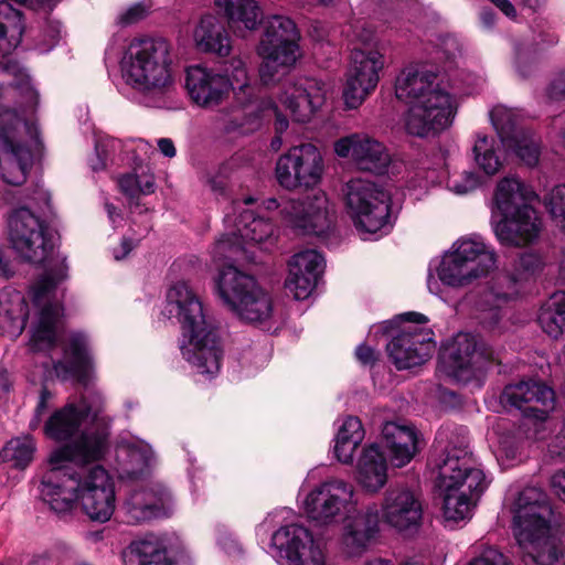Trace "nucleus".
Listing matches in <instances>:
<instances>
[{
	"label": "nucleus",
	"instance_id": "obj_56",
	"mask_svg": "<svg viewBox=\"0 0 565 565\" xmlns=\"http://www.w3.org/2000/svg\"><path fill=\"white\" fill-rule=\"evenodd\" d=\"M468 565H513L512 562L502 552L497 548L488 547L478 556L472 558Z\"/></svg>",
	"mask_w": 565,
	"mask_h": 565
},
{
	"label": "nucleus",
	"instance_id": "obj_28",
	"mask_svg": "<svg viewBox=\"0 0 565 565\" xmlns=\"http://www.w3.org/2000/svg\"><path fill=\"white\" fill-rule=\"evenodd\" d=\"M341 545L343 551L355 556L365 552L380 533V513L375 505L355 513H344Z\"/></svg>",
	"mask_w": 565,
	"mask_h": 565
},
{
	"label": "nucleus",
	"instance_id": "obj_4",
	"mask_svg": "<svg viewBox=\"0 0 565 565\" xmlns=\"http://www.w3.org/2000/svg\"><path fill=\"white\" fill-rule=\"evenodd\" d=\"M395 95L397 99L409 104L405 128L413 136L425 137L440 132L454 120L456 99L433 71L404 68L396 77Z\"/></svg>",
	"mask_w": 565,
	"mask_h": 565
},
{
	"label": "nucleus",
	"instance_id": "obj_61",
	"mask_svg": "<svg viewBox=\"0 0 565 565\" xmlns=\"http://www.w3.org/2000/svg\"><path fill=\"white\" fill-rule=\"evenodd\" d=\"M537 28L539 29L534 31L535 33H537V36L533 39V45H554L558 42L557 34L550 28H545L544 25H537Z\"/></svg>",
	"mask_w": 565,
	"mask_h": 565
},
{
	"label": "nucleus",
	"instance_id": "obj_14",
	"mask_svg": "<svg viewBox=\"0 0 565 565\" xmlns=\"http://www.w3.org/2000/svg\"><path fill=\"white\" fill-rule=\"evenodd\" d=\"M541 267L540 258L532 253L521 255L511 275L499 277L481 300L482 322L490 328L501 319V308L521 291L523 282L530 280Z\"/></svg>",
	"mask_w": 565,
	"mask_h": 565
},
{
	"label": "nucleus",
	"instance_id": "obj_9",
	"mask_svg": "<svg viewBox=\"0 0 565 565\" xmlns=\"http://www.w3.org/2000/svg\"><path fill=\"white\" fill-rule=\"evenodd\" d=\"M104 399L102 395H94V403L82 399L81 405L68 403L53 412L44 424V434L55 441H68L64 446L81 440L86 435H106L108 447V431L105 418L99 417L103 412Z\"/></svg>",
	"mask_w": 565,
	"mask_h": 565
},
{
	"label": "nucleus",
	"instance_id": "obj_54",
	"mask_svg": "<svg viewBox=\"0 0 565 565\" xmlns=\"http://www.w3.org/2000/svg\"><path fill=\"white\" fill-rule=\"evenodd\" d=\"M544 204L556 225L565 231V184L554 186L544 198Z\"/></svg>",
	"mask_w": 565,
	"mask_h": 565
},
{
	"label": "nucleus",
	"instance_id": "obj_51",
	"mask_svg": "<svg viewBox=\"0 0 565 565\" xmlns=\"http://www.w3.org/2000/svg\"><path fill=\"white\" fill-rule=\"evenodd\" d=\"M490 120L502 145L512 140L514 135L524 130L521 126L522 116L516 109L505 106H495L490 111Z\"/></svg>",
	"mask_w": 565,
	"mask_h": 565
},
{
	"label": "nucleus",
	"instance_id": "obj_15",
	"mask_svg": "<svg viewBox=\"0 0 565 565\" xmlns=\"http://www.w3.org/2000/svg\"><path fill=\"white\" fill-rule=\"evenodd\" d=\"M9 238L15 253L29 263L41 264L53 249L46 224L26 207L10 216Z\"/></svg>",
	"mask_w": 565,
	"mask_h": 565
},
{
	"label": "nucleus",
	"instance_id": "obj_45",
	"mask_svg": "<svg viewBox=\"0 0 565 565\" xmlns=\"http://www.w3.org/2000/svg\"><path fill=\"white\" fill-rule=\"evenodd\" d=\"M23 22L20 11L8 1H0V54H10L21 42Z\"/></svg>",
	"mask_w": 565,
	"mask_h": 565
},
{
	"label": "nucleus",
	"instance_id": "obj_2",
	"mask_svg": "<svg viewBox=\"0 0 565 565\" xmlns=\"http://www.w3.org/2000/svg\"><path fill=\"white\" fill-rule=\"evenodd\" d=\"M24 102L32 106L38 102L26 76L15 84H0V179L14 186L25 183L41 146L36 125L18 113Z\"/></svg>",
	"mask_w": 565,
	"mask_h": 565
},
{
	"label": "nucleus",
	"instance_id": "obj_52",
	"mask_svg": "<svg viewBox=\"0 0 565 565\" xmlns=\"http://www.w3.org/2000/svg\"><path fill=\"white\" fill-rule=\"evenodd\" d=\"M473 159L476 163L488 175L495 174L500 167L501 160L494 148V139L482 132H477L472 146Z\"/></svg>",
	"mask_w": 565,
	"mask_h": 565
},
{
	"label": "nucleus",
	"instance_id": "obj_35",
	"mask_svg": "<svg viewBox=\"0 0 565 565\" xmlns=\"http://www.w3.org/2000/svg\"><path fill=\"white\" fill-rule=\"evenodd\" d=\"M227 73L225 76L232 84L231 90L234 92L237 106L224 119V125L237 115H244V118L250 117L258 108V100L255 99L254 88L249 85L244 62L241 58H232L228 63Z\"/></svg>",
	"mask_w": 565,
	"mask_h": 565
},
{
	"label": "nucleus",
	"instance_id": "obj_1",
	"mask_svg": "<svg viewBox=\"0 0 565 565\" xmlns=\"http://www.w3.org/2000/svg\"><path fill=\"white\" fill-rule=\"evenodd\" d=\"M106 452V435H86L81 440L55 448L46 460L47 469L40 483V497L55 512L81 504L96 522L108 521L116 508L111 477L102 466L88 467Z\"/></svg>",
	"mask_w": 565,
	"mask_h": 565
},
{
	"label": "nucleus",
	"instance_id": "obj_8",
	"mask_svg": "<svg viewBox=\"0 0 565 565\" xmlns=\"http://www.w3.org/2000/svg\"><path fill=\"white\" fill-rule=\"evenodd\" d=\"M299 40L300 33L288 17L273 15L266 20L257 45V54L263 60L259 76L264 84H271L279 73L296 65L302 55Z\"/></svg>",
	"mask_w": 565,
	"mask_h": 565
},
{
	"label": "nucleus",
	"instance_id": "obj_24",
	"mask_svg": "<svg viewBox=\"0 0 565 565\" xmlns=\"http://www.w3.org/2000/svg\"><path fill=\"white\" fill-rule=\"evenodd\" d=\"M326 84L313 77H300L284 84L279 100L295 121L307 122L324 104Z\"/></svg>",
	"mask_w": 565,
	"mask_h": 565
},
{
	"label": "nucleus",
	"instance_id": "obj_55",
	"mask_svg": "<svg viewBox=\"0 0 565 565\" xmlns=\"http://www.w3.org/2000/svg\"><path fill=\"white\" fill-rule=\"evenodd\" d=\"M479 184V179L475 172L463 171L454 174L448 179L447 185L450 191L457 194H466L475 190Z\"/></svg>",
	"mask_w": 565,
	"mask_h": 565
},
{
	"label": "nucleus",
	"instance_id": "obj_53",
	"mask_svg": "<svg viewBox=\"0 0 565 565\" xmlns=\"http://www.w3.org/2000/svg\"><path fill=\"white\" fill-rule=\"evenodd\" d=\"M244 244L236 228L228 224V233L222 235V237L216 241L212 253L214 258L218 260H238L243 258L246 253Z\"/></svg>",
	"mask_w": 565,
	"mask_h": 565
},
{
	"label": "nucleus",
	"instance_id": "obj_21",
	"mask_svg": "<svg viewBox=\"0 0 565 565\" xmlns=\"http://www.w3.org/2000/svg\"><path fill=\"white\" fill-rule=\"evenodd\" d=\"M282 214L305 234L323 235L332 225V210L324 192L315 191L299 200H286Z\"/></svg>",
	"mask_w": 565,
	"mask_h": 565
},
{
	"label": "nucleus",
	"instance_id": "obj_63",
	"mask_svg": "<svg viewBox=\"0 0 565 565\" xmlns=\"http://www.w3.org/2000/svg\"><path fill=\"white\" fill-rule=\"evenodd\" d=\"M50 398H51V393L47 390L43 388L41 391L40 401L35 407L34 417L30 422V428L32 430H35L40 426L41 415L46 409V404Z\"/></svg>",
	"mask_w": 565,
	"mask_h": 565
},
{
	"label": "nucleus",
	"instance_id": "obj_40",
	"mask_svg": "<svg viewBox=\"0 0 565 565\" xmlns=\"http://www.w3.org/2000/svg\"><path fill=\"white\" fill-rule=\"evenodd\" d=\"M28 305L24 296L17 290L0 292V330L10 338L19 337L25 328Z\"/></svg>",
	"mask_w": 565,
	"mask_h": 565
},
{
	"label": "nucleus",
	"instance_id": "obj_39",
	"mask_svg": "<svg viewBox=\"0 0 565 565\" xmlns=\"http://www.w3.org/2000/svg\"><path fill=\"white\" fill-rule=\"evenodd\" d=\"M242 321L269 330L274 317L271 297L259 286L245 296L232 310Z\"/></svg>",
	"mask_w": 565,
	"mask_h": 565
},
{
	"label": "nucleus",
	"instance_id": "obj_12",
	"mask_svg": "<svg viewBox=\"0 0 565 565\" xmlns=\"http://www.w3.org/2000/svg\"><path fill=\"white\" fill-rule=\"evenodd\" d=\"M354 487L342 479H329L311 489L303 499L307 518L318 525H331L352 512L355 505Z\"/></svg>",
	"mask_w": 565,
	"mask_h": 565
},
{
	"label": "nucleus",
	"instance_id": "obj_37",
	"mask_svg": "<svg viewBox=\"0 0 565 565\" xmlns=\"http://www.w3.org/2000/svg\"><path fill=\"white\" fill-rule=\"evenodd\" d=\"M65 362H57L54 365L56 373L70 374L87 385L92 380L93 363L88 353L87 339L82 333H74L70 339L68 348L65 351Z\"/></svg>",
	"mask_w": 565,
	"mask_h": 565
},
{
	"label": "nucleus",
	"instance_id": "obj_33",
	"mask_svg": "<svg viewBox=\"0 0 565 565\" xmlns=\"http://www.w3.org/2000/svg\"><path fill=\"white\" fill-rule=\"evenodd\" d=\"M193 41L196 49L204 53H213L218 56H228L232 43L224 24L213 14L201 18L193 31Z\"/></svg>",
	"mask_w": 565,
	"mask_h": 565
},
{
	"label": "nucleus",
	"instance_id": "obj_48",
	"mask_svg": "<svg viewBox=\"0 0 565 565\" xmlns=\"http://www.w3.org/2000/svg\"><path fill=\"white\" fill-rule=\"evenodd\" d=\"M539 323L543 331L553 338H557L565 331V291L554 294L543 305Z\"/></svg>",
	"mask_w": 565,
	"mask_h": 565
},
{
	"label": "nucleus",
	"instance_id": "obj_64",
	"mask_svg": "<svg viewBox=\"0 0 565 565\" xmlns=\"http://www.w3.org/2000/svg\"><path fill=\"white\" fill-rule=\"evenodd\" d=\"M355 355L358 360L364 365H372L376 361L375 351L365 344H361L356 348Z\"/></svg>",
	"mask_w": 565,
	"mask_h": 565
},
{
	"label": "nucleus",
	"instance_id": "obj_7",
	"mask_svg": "<svg viewBox=\"0 0 565 565\" xmlns=\"http://www.w3.org/2000/svg\"><path fill=\"white\" fill-rule=\"evenodd\" d=\"M497 254L479 235L461 236L443 255L436 274L451 288H465L495 268Z\"/></svg>",
	"mask_w": 565,
	"mask_h": 565
},
{
	"label": "nucleus",
	"instance_id": "obj_32",
	"mask_svg": "<svg viewBox=\"0 0 565 565\" xmlns=\"http://www.w3.org/2000/svg\"><path fill=\"white\" fill-rule=\"evenodd\" d=\"M225 222L236 228L245 244H256L265 250L275 244L274 225L264 217H257L250 210L241 211L238 218L227 214Z\"/></svg>",
	"mask_w": 565,
	"mask_h": 565
},
{
	"label": "nucleus",
	"instance_id": "obj_13",
	"mask_svg": "<svg viewBox=\"0 0 565 565\" xmlns=\"http://www.w3.org/2000/svg\"><path fill=\"white\" fill-rule=\"evenodd\" d=\"M499 361L495 352L470 333H458L440 353L439 370L459 382L469 381L477 371Z\"/></svg>",
	"mask_w": 565,
	"mask_h": 565
},
{
	"label": "nucleus",
	"instance_id": "obj_42",
	"mask_svg": "<svg viewBox=\"0 0 565 565\" xmlns=\"http://www.w3.org/2000/svg\"><path fill=\"white\" fill-rule=\"evenodd\" d=\"M530 541L535 551L531 552L522 542H518L523 553L537 565H557L563 556V545L558 535L551 525L544 531L531 533Z\"/></svg>",
	"mask_w": 565,
	"mask_h": 565
},
{
	"label": "nucleus",
	"instance_id": "obj_44",
	"mask_svg": "<svg viewBox=\"0 0 565 565\" xmlns=\"http://www.w3.org/2000/svg\"><path fill=\"white\" fill-rule=\"evenodd\" d=\"M127 557V565H171L166 544L154 535L132 542Z\"/></svg>",
	"mask_w": 565,
	"mask_h": 565
},
{
	"label": "nucleus",
	"instance_id": "obj_34",
	"mask_svg": "<svg viewBox=\"0 0 565 565\" xmlns=\"http://www.w3.org/2000/svg\"><path fill=\"white\" fill-rule=\"evenodd\" d=\"M215 6L227 18L228 26L238 38L256 30L263 12L256 0H215Z\"/></svg>",
	"mask_w": 565,
	"mask_h": 565
},
{
	"label": "nucleus",
	"instance_id": "obj_59",
	"mask_svg": "<svg viewBox=\"0 0 565 565\" xmlns=\"http://www.w3.org/2000/svg\"><path fill=\"white\" fill-rule=\"evenodd\" d=\"M118 186L128 199H138L140 196V192L138 188L137 171L121 175L118 179Z\"/></svg>",
	"mask_w": 565,
	"mask_h": 565
},
{
	"label": "nucleus",
	"instance_id": "obj_3",
	"mask_svg": "<svg viewBox=\"0 0 565 565\" xmlns=\"http://www.w3.org/2000/svg\"><path fill=\"white\" fill-rule=\"evenodd\" d=\"M163 315L181 324L183 358L200 374L216 375L222 361L218 335L205 317L200 297L186 281L179 280L167 290Z\"/></svg>",
	"mask_w": 565,
	"mask_h": 565
},
{
	"label": "nucleus",
	"instance_id": "obj_16",
	"mask_svg": "<svg viewBox=\"0 0 565 565\" xmlns=\"http://www.w3.org/2000/svg\"><path fill=\"white\" fill-rule=\"evenodd\" d=\"M384 67V56L375 47H354L347 72L343 99L348 108H358L376 88L380 72Z\"/></svg>",
	"mask_w": 565,
	"mask_h": 565
},
{
	"label": "nucleus",
	"instance_id": "obj_43",
	"mask_svg": "<svg viewBox=\"0 0 565 565\" xmlns=\"http://www.w3.org/2000/svg\"><path fill=\"white\" fill-rule=\"evenodd\" d=\"M364 429L361 420L355 416H348L338 428L334 439V456L342 463H352L358 446L364 439Z\"/></svg>",
	"mask_w": 565,
	"mask_h": 565
},
{
	"label": "nucleus",
	"instance_id": "obj_20",
	"mask_svg": "<svg viewBox=\"0 0 565 565\" xmlns=\"http://www.w3.org/2000/svg\"><path fill=\"white\" fill-rule=\"evenodd\" d=\"M511 512L516 541L522 542L527 550L534 552V545L530 541L531 533L542 531L550 525L551 507L546 494L540 488L526 487L518 494Z\"/></svg>",
	"mask_w": 565,
	"mask_h": 565
},
{
	"label": "nucleus",
	"instance_id": "obj_62",
	"mask_svg": "<svg viewBox=\"0 0 565 565\" xmlns=\"http://www.w3.org/2000/svg\"><path fill=\"white\" fill-rule=\"evenodd\" d=\"M137 178L140 195H148L154 192V175L150 171L141 170L137 172Z\"/></svg>",
	"mask_w": 565,
	"mask_h": 565
},
{
	"label": "nucleus",
	"instance_id": "obj_11",
	"mask_svg": "<svg viewBox=\"0 0 565 565\" xmlns=\"http://www.w3.org/2000/svg\"><path fill=\"white\" fill-rule=\"evenodd\" d=\"M407 322L387 344L388 356L398 370L419 366L434 352L433 331L425 324L428 319L418 312L402 316Z\"/></svg>",
	"mask_w": 565,
	"mask_h": 565
},
{
	"label": "nucleus",
	"instance_id": "obj_5",
	"mask_svg": "<svg viewBox=\"0 0 565 565\" xmlns=\"http://www.w3.org/2000/svg\"><path fill=\"white\" fill-rule=\"evenodd\" d=\"M173 49L164 38L134 40L120 62L122 78L149 107L167 105L175 90Z\"/></svg>",
	"mask_w": 565,
	"mask_h": 565
},
{
	"label": "nucleus",
	"instance_id": "obj_31",
	"mask_svg": "<svg viewBox=\"0 0 565 565\" xmlns=\"http://www.w3.org/2000/svg\"><path fill=\"white\" fill-rule=\"evenodd\" d=\"M382 438L396 467L407 465L418 450V436L414 426L387 422L383 426Z\"/></svg>",
	"mask_w": 565,
	"mask_h": 565
},
{
	"label": "nucleus",
	"instance_id": "obj_23",
	"mask_svg": "<svg viewBox=\"0 0 565 565\" xmlns=\"http://www.w3.org/2000/svg\"><path fill=\"white\" fill-rule=\"evenodd\" d=\"M500 401L504 407L520 409L527 417L544 420L554 409L555 394L543 382L529 380L507 385Z\"/></svg>",
	"mask_w": 565,
	"mask_h": 565
},
{
	"label": "nucleus",
	"instance_id": "obj_41",
	"mask_svg": "<svg viewBox=\"0 0 565 565\" xmlns=\"http://www.w3.org/2000/svg\"><path fill=\"white\" fill-rule=\"evenodd\" d=\"M535 199L536 194L531 188L520 179L509 177L498 183L493 203L502 216L512 213L522 205H531Z\"/></svg>",
	"mask_w": 565,
	"mask_h": 565
},
{
	"label": "nucleus",
	"instance_id": "obj_58",
	"mask_svg": "<svg viewBox=\"0 0 565 565\" xmlns=\"http://www.w3.org/2000/svg\"><path fill=\"white\" fill-rule=\"evenodd\" d=\"M148 8L141 3H136L124 11L118 17V23L121 25H130L139 22L148 15Z\"/></svg>",
	"mask_w": 565,
	"mask_h": 565
},
{
	"label": "nucleus",
	"instance_id": "obj_49",
	"mask_svg": "<svg viewBox=\"0 0 565 565\" xmlns=\"http://www.w3.org/2000/svg\"><path fill=\"white\" fill-rule=\"evenodd\" d=\"M267 111L276 116L275 125L278 132H282L288 128V120L278 111L277 106L271 100H262L258 102V108H256L250 117L244 118V115L234 116L226 121L225 129L228 131L243 129L244 132L253 130L258 127V119L265 116Z\"/></svg>",
	"mask_w": 565,
	"mask_h": 565
},
{
	"label": "nucleus",
	"instance_id": "obj_30",
	"mask_svg": "<svg viewBox=\"0 0 565 565\" xmlns=\"http://www.w3.org/2000/svg\"><path fill=\"white\" fill-rule=\"evenodd\" d=\"M422 503L408 489L394 488L385 492L382 503V520L390 526L404 531L419 524Z\"/></svg>",
	"mask_w": 565,
	"mask_h": 565
},
{
	"label": "nucleus",
	"instance_id": "obj_17",
	"mask_svg": "<svg viewBox=\"0 0 565 565\" xmlns=\"http://www.w3.org/2000/svg\"><path fill=\"white\" fill-rule=\"evenodd\" d=\"M323 170L322 156L311 143L292 147L276 163V179L287 189L310 188L320 182Z\"/></svg>",
	"mask_w": 565,
	"mask_h": 565
},
{
	"label": "nucleus",
	"instance_id": "obj_22",
	"mask_svg": "<svg viewBox=\"0 0 565 565\" xmlns=\"http://www.w3.org/2000/svg\"><path fill=\"white\" fill-rule=\"evenodd\" d=\"M491 226L499 243L509 247L534 244L543 228L542 220L532 205H522L499 220L493 214Z\"/></svg>",
	"mask_w": 565,
	"mask_h": 565
},
{
	"label": "nucleus",
	"instance_id": "obj_50",
	"mask_svg": "<svg viewBox=\"0 0 565 565\" xmlns=\"http://www.w3.org/2000/svg\"><path fill=\"white\" fill-rule=\"evenodd\" d=\"M503 146L513 151L526 166L537 164L541 154V140L531 130H520L512 140L504 142Z\"/></svg>",
	"mask_w": 565,
	"mask_h": 565
},
{
	"label": "nucleus",
	"instance_id": "obj_60",
	"mask_svg": "<svg viewBox=\"0 0 565 565\" xmlns=\"http://www.w3.org/2000/svg\"><path fill=\"white\" fill-rule=\"evenodd\" d=\"M550 489L553 495L565 503V470H558L551 477Z\"/></svg>",
	"mask_w": 565,
	"mask_h": 565
},
{
	"label": "nucleus",
	"instance_id": "obj_57",
	"mask_svg": "<svg viewBox=\"0 0 565 565\" xmlns=\"http://www.w3.org/2000/svg\"><path fill=\"white\" fill-rule=\"evenodd\" d=\"M545 95L552 102H565V66L550 81Z\"/></svg>",
	"mask_w": 565,
	"mask_h": 565
},
{
	"label": "nucleus",
	"instance_id": "obj_47",
	"mask_svg": "<svg viewBox=\"0 0 565 565\" xmlns=\"http://www.w3.org/2000/svg\"><path fill=\"white\" fill-rule=\"evenodd\" d=\"M35 451L36 444L31 436L14 437L0 449V463L23 470L33 461Z\"/></svg>",
	"mask_w": 565,
	"mask_h": 565
},
{
	"label": "nucleus",
	"instance_id": "obj_27",
	"mask_svg": "<svg viewBox=\"0 0 565 565\" xmlns=\"http://www.w3.org/2000/svg\"><path fill=\"white\" fill-rule=\"evenodd\" d=\"M232 84L225 75L200 65L186 68L185 89L190 99L202 108L220 105L230 94Z\"/></svg>",
	"mask_w": 565,
	"mask_h": 565
},
{
	"label": "nucleus",
	"instance_id": "obj_25",
	"mask_svg": "<svg viewBox=\"0 0 565 565\" xmlns=\"http://www.w3.org/2000/svg\"><path fill=\"white\" fill-rule=\"evenodd\" d=\"M333 148L338 157L350 159L363 171L382 173L391 161L385 146L364 132L342 137L334 142Z\"/></svg>",
	"mask_w": 565,
	"mask_h": 565
},
{
	"label": "nucleus",
	"instance_id": "obj_6",
	"mask_svg": "<svg viewBox=\"0 0 565 565\" xmlns=\"http://www.w3.org/2000/svg\"><path fill=\"white\" fill-rule=\"evenodd\" d=\"M437 487L447 522L469 520L490 484L481 465L466 447H448L436 460Z\"/></svg>",
	"mask_w": 565,
	"mask_h": 565
},
{
	"label": "nucleus",
	"instance_id": "obj_19",
	"mask_svg": "<svg viewBox=\"0 0 565 565\" xmlns=\"http://www.w3.org/2000/svg\"><path fill=\"white\" fill-rule=\"evenodd\" d=\"M57 281L51 275L42 276L33 287L36 315L31 326V343L34 350L52 347L56 341L62 307L55 297Z\"/></svg>",
	"mask_w": 565,
	"mask_h": 565
},
{
	"label": "nucleus",
	"instance_id": "obj_10",
	"mask_svg": "<svg viewBox=\"0 0 565 565\" xmlns=\"http://www.w3.org/2000/svg\"><path fill=\"white\" fill-rule=\"evenodd\" d=\"M348 213L355 227L365 233H376L387 226L390 194L375 182L354 178L343 189Z\"/></svg>",
	"mask_w": 565,
	"mask_h": 565
},
{
	"label": "nucleus",
	"instance_id": "obj_29",
	"mask_svg": "<svg viewBox=\"0 0 565 565\" xmlns=\"http://www.w3.org/2000/svg\"><path fill=\"white\" fill-rule=\"evenodd\" d=\"M324 266L323 256L315 249H306L291 257L285 286L295 299L303 300L311 295Z\"/></svg>",
	"mask_w": 565,
	"mask_h": 565
},
{
	"label": "nucleus",
	"instance_id": "obj_38",
	"mask_svg": "<svg viewBox=\"0 0 565 565\" xmlns=\"http://www.w3.org/2000/svg\"><path fill=\"white\" fill-rule=\"evenodd\" d=\"M256 280L233 265L224 266L216 280V288L223 303L232 311L236 305L257 287Z\"/></svg>",
	"mask_w": 565,
	"mask_h": 565
},
{
	"label": "nucleus",
	"instance_id": "obj_46",
	"mask_svg": "<svg viewBox=\"0 0 565 565\" xmlns=\"http://www.w3.org/2000/svg\"><path fill=\"white\" fill-rule=\"evenodd\" d=\"M118 455L124 457L122 473L131 479L141 477L154 458L151 447L142 441L121 445Z\"/></svg>",
	"mask_w": 565,
	"mask_h": 565
},
{
	"label": "nucleus",
	"instance_id": "obj_26",
	"mask_svg": "<svg viewBox=\"0 0 565 565\" xmlns=\"http://www.w3.org/2000/svg\"><path fill=\"white\" fill-rule=\"evenodd\" d=\"M173 508L172 495L168 489L152 482L131 491L124 503L128 522L136 524L169 516Z\"/></svg>",
	"mask_w": 565,
	"mask_h": 565
},
{
	"label": "nucleus",
	"instance_id": "obj_36",
	"mask_svg": "<svg viewBox=\"0 0 565 565\" xmlns=\"http://www.w3.org/2000/svg\"><path fill=\"white\" fill-rule=\"evenodd\" d=\"M356 480L367 492H377L387 481V463L376 444L363 448L356 466Z\"/></svg>",
	"mask_w": 565,
	"mask_h": 565
},
{
	"label": "nucleus",
	"instance_id": "obj_18",
	"mask_svg": "<svg viewBox=\"0 0 565 565\" xmlns=\"http://www.w3.org/2000/svg\"><path fill=\"white\" fill-rule=\"evenodd\" d=\"M270 548L281 565H326L322 550L301 524L280 526L271 535Z\"/></svg>",
	"mask_w": 565,
	"mask_h": 565
}]
</instances>
